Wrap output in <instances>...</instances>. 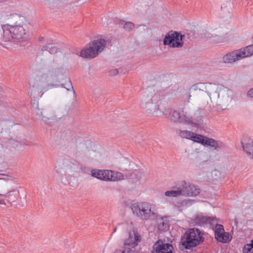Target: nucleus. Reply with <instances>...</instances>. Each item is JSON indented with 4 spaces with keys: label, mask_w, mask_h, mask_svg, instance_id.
Listing matches in <instances>:
<instances>
[{
    "label": "nucleus",
    "mask_w": 253,
    "mask_h": 253,
    "mask_svg": "<svg viewBox=\"0 0 253 253\" xmlns=\"http://www.w3.org/2000/svg\"><path fill=\"white\" fill-rule=\"evenodd\" d=\"M205 240L202 231L194 227L188 229L182 239V245L187 250H192L201 244Z\"/></svg>",
    "instance_id": "nucleus-1"
},
{
    "label": "nucleus",
    "mask_w": 253,
    "mask_h": 253,
    "mask_svg": "<svg viewBox=\"0 0 253 253\" xmlns=\"http://www.w3.org/2000/svg\"><path fill=\"white\" fill-rule=\"evenodd\" d=\"M168 118L173 122L196 126L198 122L201 120V115L199 111H196L194 113L186 111H182V115H180L179 112L177 111L170 109Z\"/></svg>",
    "instance_id": "nucleus-2"
},
{
    "label": "nucleus",
    "mask_w": 253,
    "mask_h": 253,
    "mask_svg": "<svg viewBox=\"0 0 253 253\" xmlns=\"http://www.w3.org/2000/svg\"><path fill=\"white\" fill-rule=\"evenodd\" d=\"M132 212L142 220H147L158 213L154 205L148 202L134 203L131 206Z\"/></svg>",
    "instance_id": "nucleus-3"
},
{
    "label": "nucleus",
    "mask_w": 253,
    "mask_h": 253,
    "mask_svg": "<svg viewBox=\"0 0 253 253\" xmlns=\"http://www.w3.org/2000/svg\"><path fill=\"white\" fill-rule=\"evenodd\" d=\"M193 88L195 90L205 91L210 98L213 100L218 99L220 95L223 97L227 91L226 88L211 83H199L193 85Z\"/></svg>",
    "instance_id": "nucleus-4"
},
{
    "label": "nucleus",
    "mask_w": 253,
    "mask_h": 253,
    "mask_svg": "<svg viewBox=\"0 0 253 253\" xmlns=\"http://www.w3.org/2000/svg\"><path fill=\"white\" fill-rule=\"evenodd\" d=\"M106 45V41L100 39L94 40L88 46L81 51V56L86 58H93L101 52Z\"/></svg>",
    "instance_id": "nucleus-5"
},
{
    "label": "nucleus",
    "mask_w": 253,
    "mask_h": 253,
    "mask_svg": "<svg viewBox=\"0 0 253 253\" xmlns=\"http://www.w3.org/2000/svg\"><path fill=\"white\" fill-rule=\"evenodd\" d=\"M91 175L93 177L105 181H119L123 179L124 175L121 172L110 170L92 169Z\"/></svg>",
    "instance_id": "nucleus-6"
},
{
    "label": "nucleus",
    "mask_w": 253,
    "mask_h": 253,
    "mask_svg": "<svg viewBox=\"0 0 253 253\" xmlns=\"http://www.w3.org/2000/svg\"><path fill=\"white\" fill-rule=\"evenodd\" d=\"M140 240L141 237L138 233L134 232L133 236L129 234L128 238L124 242L123 249L116 251L115 253H135V248Z\"/></svg>",
    "instance_id": "nucleus-7"
},
{
    "label": "nucleus",
    "mask_w": 253,
    "mask_h": 253,
    "mask_svg": "<svg viewBox=\"0 0 253 253\" xmlns=\"http://www.w3.org/2000/svg\"><path fill=\"white\" fill-rule=\"evenodd\" d=\"M6 178L0 177V180H5ZM4 183L0 181V204L6 205L7 204L12 205L14 202H16L20 199L19 191L13 190L9 191L6 193H2V189Z\"/></svg>",
    "instance_id": "nucleus-8"
},
{
    "label": "nucleus",
    "mask_w": 253,
    "mask_h": 253,
    "mask_svg": "<svg viewBox=\"0 0 253 253\" xmlns=\"http://www.w3.org/2000/svg\"><path fill=\"white\" fill-rule=\"evenodd\" d=\"M26 39V33H0V44L7 42L21 44Z\"/></svg>",
    "instance_id": "nucleus-9"
},
{
    "label": "nucleus",
    "mask_w": 253,
    "mask_h": 253,
    "mask_svg": "<svg viewBox=\"0 0 253 253\" xmlns=\"http://www.w3.org/2000/svg\"><path fill=\"white\" fill-rule=\"evenodd\" d=\"M183 37L180 33H168L164 39V44L172 48L181 47L183 45Z\"/></svg>",
    "instance_id": "nucleus-10"
},
{
    "label": "nucleus",
    "mask_w": 253,
    "mask_h": 253,
    "mask_svg": "<svg viewBox=\"0 0 253 253\" xmlns=\"http://www.w3.org/2000/svg\"><path fill=\"white\" fill-rule=\"evenodd\" d=\"M180 186H181L183 196L195 197L200 193L201 189L198 186L193 184L182 181L180 183Z\"/></svg>",
    "instance_id": "nucleus-11"
},
{
    "label": "nucleus",
    "mask_w": 253,
    "mask_h": 253,
    "mask_svg": "<svg viewBox=\"0 0 253 253\" xmlns=\"http://www.w3.org/2000/svg\"><path fill=\"white\" fill-rule=\"evenodd\" d=\"M173 247L171 244L158 240L153 246L152 253H172Z\"/></svg>",
    "instance_id": "nucleus-12"
},
{
    "label": "nucleus",
    "mask_w": 253,
    "mask_h": 253,
    "mask_svg": "<svg viewBox=\"0 0 253 253\" xmlns=\"http://www.w3.org/2000/svg\"><path fill=\"white\" fill-rule=\"evenodd\" d=\"M242 147L244 151L251 158L253 159V141L248 136H244L241 139Z\"/></svg>",
    "instance_id": "nucleus-13"
},
{
    "label": "nucleus",
    "mask_w": 253,
    "mask_h": 253,
    "mask_svg": "<svg viewBox=\"0 0 253 253\" xmlns=\"http://www.w3.org/2000/svg\"><path fill=\"white\" fill-rule=\"evenodd\" d=\"M214 236L217 241L226 243L229 241V235L224 231L223 226L221 224H216L215 227Z\"/></svg>",
    "instance_id": "nucleus-14"
},
{
    "label": "nucleus",
    "mask_w": 253,
    "mask_h": 253,
    "mask_svg": "<svg viewBox=\"0 0 253 253\" xmlns=\"http://www.w3.org/2000/svg\"><path fill=\"white\" fill-rule=\"evenodd\" d=\"M215 220V217H209L203 214H198L195 215L194 222L197 225L203 226L207 223L212 224Z\"/></svg>",
    "instance_id": "nucleus-15"
},
{
    "label": "nucleus",
    "mask_w": 253,
    "mask_h": 253,
    "mask_svg": "<svg viewBox=\"0 0 253 253\" xmlns=\"http://www.w3.org/2000/svg\"><path fill=\"white\" fill-rule=\"evenodd\" d=\"M241 59L238 50L228 53L223 57V61L225 63H232Z\"/></svg>",
    "instance_id": "nucleus-16"
},
{
    "label": "nucleus",
    "mask_w": 253,
    "mask_h": 253,
    "mask_svg": "<svg viewBox=\"0 0 253 253\" xmlns=\"http://www.w3.org/2000/svg\"><path fill=\"white\" fill-rule=\"evenodd\" d=\"M0 27L3 30V32H14L15 31L22 32L25 30L20 23H17V22L14 24H7L2 26L0 25Z\"/></svg>",
    "instance_id": "nucleus-17"
},
{
    "label": "nucleus",
    "mask_w": 253,
    "mask_h": 253,
    "mask_svg": "<svg viewBox=\"0 0 253 253\" xmlns=\"http://www.w3.org/2000/svg\"><path fill=\"white\" fill-rule=\"evenodd\" d=\"M241 59L251 56L253 55V44L246 46L238 49Z\"/></svg>",
    "instance_id": "nucleus-18"
},
{
    "label": "nucleus",
    "mask_w": 253,
    "mask_h": 253,
    "mask_svg": "<svg viewBox=\"0 0 253 253\" xmlns=\"http://www.w3.org/2000/svg\"><path fill=\"white\" fill-rule=\"evenodd\" d=\"M222 143L213 138H209L205 136L204 143L203 145H207L214 149L220 147L221 146Z\"/></svg>",
    "instance_id": "nucleus-19"
},
{
    "label": "nucleus",
    "mask_w": 253,
    "mask_h": 253,
    "mask_svg": "<svg viewBox=\"0 0 253 253\" xmlns=\"http://www.w3.org/2000/svg\"><path fill=\"white\" fill-rule=\"evenodd\" d=\"M206 34H207L205 36L211 42H220L225 41L224 38L217 35L216 34H213L212 33H206Z\"/></svg>",
    "instance_id": "nucleus-20"
},
{
    "label": "nucleus",
    "mask_w": 253,
    "mask_h": 253,
    "mask_svg": "<svg viewBox=\"0 0 253 253\" xmlns=\"http://www.w3.org/2000/svg\"><path fill=\"white\" fill-rule=\"evenodd\" d=\"M60 73V70L58 68H54L51 66H49L46 71V73L45 74L46 78H56Z\"/></svg>",
    "instance_id": "nucleus-21"
},
{
    "label": "nucleus",
    "mask_w": 253,
    "mask_h": 253,
    "mask_svg": "<svg viewBox=\"0 0 253 253\" xmlns=\"http://www.w3.org/2000/svg\"><path fill=\"white\" fill-rule=\"evenodd\" d=\"M116 22H117L119 25H123L124 30L126 31H133L135 28L134 24L131 22H127L125 23L123 20H117Z\"/></svg>",
    "instance_id": "nucleus-22"
},
{
    "label": "nucleus",
    "mask_w": 253,
    "mask_h": 253,
    "mask_svg": "<svg viewBox=\"0 0 253 253\" xmlns=\"http://www.w3.org/2000/svg\"><path fill=\"white\" fill-rule=\"evenodd\" d=\"M165 195L167 197H177L183 195L181 187L178 188L176 190L167 191L165 192Z\"/></svg>",
    "instance_id": "nucleus-23"
},
{
    "label": "nucleus",
    "mask_w": 253,
    "mask_h": 253,
    "mask_svg": "<svg viewBox=\"0 0 253 253\" xmlns=\"http://www.w3.org/2000/svg\"><path fill=\"white\" fill-rule=\"evenodd\" d=\"M46 49H48L49 53L52 54H55L58 52L61 53L60 50L52 44H48L45 47L43 46L42 48V50L43 51Z\"/></svg>",
    "instance_id": "nucleus-24"
},
{
    "label": "nucleus",
    "mask_w": 253,
    "mask_h": 253,
    "mask_svg": "<svg viewBox=\"0 0 253 253\" xmlns=\"http://www.w3.org/2000/svg\"><path fill=\"white\" fill-rule=\"evenodd\" d=\"M205 137V136H204L193 132V135H192V137L190 140L193 141L194 142L203 144Z\"/></svg>",
    "instance_id": "nucleus-25"
},
{
    "label": "nucleus",
    "mask_w": 253,
    "mask_h": 253,
    "mask_svg": "<svg viewBox=\"0 0 253 253\" xmlns=\"http://www.w3.org/2000/svg\"><path fill=\"white\" fill-rule=\"evenodd\" d=\"M193 132L188 130H180L179 135L183 138L190 140Z\"/></svg>",
    "instance_id": "nucleus-26"
},
{
    "label": "nucleus",
    "mask_w": 253,
    "mask_h": 253,
    "mask_svg": "<svg viewBox=\"0 0 253 253\" xmlns=\"http://www.w3.org/2000/svg\"><path fill=\"white\" fill-rule=\"evenodd\" d=\"M62 87H64L68 90H72L75 92L74 88L72 84L71 80L67 78L65 84H62L60 85Z\"/></svg>",
    "instance_id": "nucleus-27"
},
{
    "label": "nucleus",
    "mask_w": 253,
    "mask_h": 253,
    "mask_svg": "<svg viewBox=\"0 0 253 253\" xmlns=\"http://www.w3.org/2000/svg\"><path fill=\"white\" fill-rule=\"evenodd\" d=\"M40 86V87H42V88H41V91H46L48 89V87L49 86H52V87H53L54 86H55L54 84H47V87H42V83H35L33 85V87L34 88V87H37L38 86Z\"/></svg>",
    "instance_id": "nucleus-28"
},
{
    "label": "nucleus",
    "mask_w": 253,
    "mask_h": 253,
    "mask_svg": "<svg viewBox=\"0 0 253 253\" xmlns=\"http://www.w3.org/2000/svg\"><path fill=\"white\" fill-rule=\"evenodd\" d=\"M253 248V244H252V241L251 243L245 245L243 249V252L244 253H250Z\"/></svg>",
    "instance_id": "nucleus-29"
},
{
    "label": "nucleus",
    "mask_w": 253,
    "mask_h": 253,
    "mask_svg": "<svg viewBox=\"0 0 253 253\" xmlns=\"http://www.w3.org/2000/svg\"><path fill=\"white\" fill-rule=\"evenodd\" d=\"M159 226L163 228H166L168 226L167 217H162L159 223Z\"/></svg>",
    "instance_id": "nucleus-30"
},
{
    "label": "nucleus",
    "mask_w": 253,
    "mask_h": 253,
    "mask_svg": "<svg viewBox=\"0 0 253 253\" xmlns=\"http://www.w3.org/2000/svg\"><path fill=\"white\" fill-rule=\"evenodd\" d=\"M60 179L61 182L66 184L68 182V177L66 175L62 174L60 175Z\"/></svg>",
    "instance_id": "nucleus-31"
},
{
    "label": "nucleus",
    "mask_w": 253,
    "mask_h": 253,
    "mask_svg": "<svg viewBox=\"0 0 253 253\" xmlns=\"http://www.w3.org/2000/svg\"><path fill=\"white\" fill-rule=\"evenodd\" d=\"M55 170L58 173H60L62 169V166L60 164H57L55 167Z\"/></svg>",
    "instance_id": "nucleus-32"
},
{
    "label": "nucleus",
    "mask_w": 253,
    "mask_h": 253,
    "mask_svg": "<svg viewBox=\"0 0 253 253\" xmlns=\"http://www.w3.org/2000/svg\"><path fill=\"white\" fill-rule=\"evenodd\" d=\"M248 96L250 97H253V88L250 89L248 92Z\"/></svg>",
    "instance_id": "nucleus-33"
},
{
    "label": "nucleus",
    "mask_w": 253,
    "mask_h": 253,
    "mask_svg": "<svg viewBox=\"0 0 253 253\" xmlns=\"http://www.w3.org/2000/svg\"><path fill=\"white\" fill-rule=\"evenodd\" d=\"M195 202L193 200H188L186 201V204L187 205H191Z\"/></svg>",
    "instance_id": "nucleus-34"
},
{
    "label": "nucleus",
    "mask_w": 253,
    "mask_h": 253,
    "mask_svg": "<svg viewBox=\"0 0 253 253\" xmlns=\"http://www.w3.org/2000/svg\"><path fill=\"white\" fill-rule=\"evenodd\" d=\"M41 116L42 117V120H43V121H46L47 118H46V117H43V116H42V112H41Z\"/></svg>",
    "instance_id": "nucleus-35"
},
{
    "label": "nucleus",
    "mask_w": 253,
    "mask_h": 253,
    "mask_svg": "<svg viewBox=\"0 0 253 253\" xmlns=\"http://www.w3.org/2000/svg\"><path fill=\"white\" fill-rule=\"evenodd\" d=\"M3 87L1 85H0V94H1L3 92Z\"/></svg>",
    "instance_id": "nucleus-36"
},
{
    "label": "nucleus",
    "mask_w": 253,
    "mask_h": 253,
    "mask_svg": "<svg viewBox=\"0 0 253 253\" xmlns=\"http://www.w3.org/2000/svg\"><path fill=\"white\" fill-rule=\"evenodd\" d=\"M114 75H117V74H118V71L117 70H115L114 71Z\"/></svg>",
    "instance_id": "nucleus-37"
},
{
    "label": "nucleus",
    "mask_w": 253,
    "mask_h": 253,
    "mask_svg": "<svg viewBox=\"0 0 253 253\" xmlns=\"http://www.w3.org/2000/svg\"><path fill=\"white\" fill-rule=\"evenodd\" d=\"M117 231V227H115L113 230V232H112V234H113L114 233L116 232Z\"/></svg>",
    "instance_id": "nucleus-38"
},
{
    "label": "nucleus",
    "mask_w": 253,
    "mask_h": 253,
    "mask_svg": "<svg viewBox=\"0 0 253 253\" xmlns=\"http://www.w3.org/2000/svg\"><path fill=\"white\" fill-rule=\"evenodd\" d=\"M4 1V0H0V4L3 3Z\"/></svg>",
    "instance_id": "nucleus-39"
},
{
    "label": "nucleus",
    "mask_w": 253,
    "mask_h": 253,
    "mask_svg": "<svg viewBox=\"0 0 253 253\" xmlns=\"http://www.w3.org/2000/svg\"><path fill=\"white\" fill-rule=\"evenodd\" d=\"M98 90H100V89L99 88H96L95 90H94V93H96V91Z\"/></svg>",
    "instance_id": "nucleus-40"
},
{
    "label": "nucleus",
    "mask_w": 253,
    "mask_h": 253,
    "mask_svg": "<svg viewBox=\"0 0 253 253\" xmlns=\"http://www.w3.org/2000/svg\"><path fill=\"white\" fill-rule=\"evenodd\" d=\"M0 176H5V174H4L0 173ZM6 177H8V176H7V175H6Z\"/></svg>",
    "instance_id": "nucleus-41"
},
{
    "label": "nucleus",
    "mask_w": 253,
    "mask_h": 253,
    "mask_svg": "<svg viewBox=\"0 0 253 253\" xmlns=\"http://www.w3.org/2000/svg\"><path fill=\"white\" fill-rule=\"evenodd\" d=\"M250 253H253V248L252 251H251Z\"/></svg>",
    "instance_id": "nucleus-42"
},
{
    "label": "nucleus",
    "mask_w": 253,
    "mask_h": 253,
    "mask_svg": "<svg viewBox=\"0 0 253 253\" xmlns=\"http://www.w3.org/2000/svg\"><path fill=\"white\" fill-rule=\"evenodd\" d=\"M170 32H174V31H172V30H171Z\"/></svg>",
    "instance_id": "nucleus-43"
}]
</instances>
